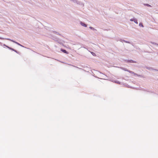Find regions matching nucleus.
Listing matches in <instances>:
<instances>
[{"label": "nucleus", "mask_w": 158, "mask_h": 158, "mask_svg": "<svg viewBox=\"0 0 158 158\" xmlns=\"http://www.w3.org/2000/svg\"><path fill=\"white\" fill-rule=\"evenodd\" d=\"M131 62V63H135L136 62L135 61H134L133 60H131L130 61Z\"/></svg>", "instance_id": "423d86ee"}, {"label": "nucleus", "mask_w": 158, "mask_h": 158, "mask_svg": "<svg viewBox=\"0 0 158 158\" xmlns=\"http://www.w3.org/2000/svg\"><path fill=\"white\" fill-rule=\"evenodd\" d=\"M139 25L140 26H141L142 27H143V25L141 23H139Z\"/></svg>", "instance_id": "39448f33"}, {"label": "nucleus", "mask_w": 158, "mask_h": 158, "mask_svg": "<svg viewBox=\"0 0 158 158\" xmlns=\"http://www.w3.org/2000/svg\"><path fill=\"white\" fill-rule=\"evenodd\" d=\"M134 19H130V21H134Z\"/></svg>", "instance_id": "6e6552de"}, {"label": "nucleus", "mask_w": 158, "mask_h": 158, "mask_svg": "<svg viewBox=\"0 0 158 158\" xmlns=\"http://www.w3.org/2000/svg\"><path fill=\"white\" fill-rule=\"evenodd\" d=\"M89 28H90V29H93V28L92 27H89Z\"/></svg>", "instance_id": "1a4fd4ad"}, {"label": "nucleus", "mask_w": 158, "mask_h": 158, "mask_svg": "<svg viewBox=\"0 0 158 158\" xmlns=\"http://www.w3.org/2000/svg\"><path fill=\"white\" fill-rule=\"evenodd\" d=\"M91 53L94 56H96V54L94 53V52H91Z\"/></svg>", "instance_id": "7ed1b4c3"}, {"label": "nucleus", "mask_w": 158, "mask_h": 158, "mask_svg": "<svg viewBox=\"0 0 158 158\" xmlns=\"http://www.w3.org/2000/svg\"><path fill=\"white\" fill-rule=\"evenodd\" d=\"M146 5L148 6H151L150 5H149L148 4H146Z\"/></svg>", "instance_id": "0eeeda50"}, {"label": "nucleus", "mask_w": 158, "mask_h": 158, "mask_svg": "<svg viewBox=\"0 0 158 158\" xmlns=\"http://www.w3.org/2000/svg\"><path fill=\"white\" fill-rule=\"evenodd\" d=\"M81 25L84 26L85 27H87V25L86 24H85L84 23H83L82 22H81Z\"/></svg>", "instance_id": "f03ea898"}, {"label": "nucleus", "mask_w": 158, "mask_h": 158, "mask_svg": "<svg viewBox=\"0 0 158 158\" xmlns=\"http://www.w3.org/2000/svg\"><path fill=\"white\" fill-rule=\"evenodd\" d=\"M60 50L62 51V52H63L64 53H66V54H68V52L66 50H64V49H61Z\"/></svg>", "instance_id": "f257e3e1"}, {"label": "nucleus", "mask_w": 158, "mask_h": 158, "mask_svg": "<svg viewBox=\"0 0 158 158\" xmlns=\"http://www.w3.org/2000/svg\"><path fill=\"white\" fill-rule=\"evenodd\" d=\"M134 21L137 24L138 23L137 19H135Z\"/></svg>", "instance_id": "20e7f679"}]
</instances>
